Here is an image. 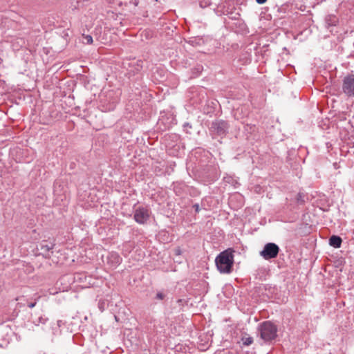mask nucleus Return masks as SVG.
Segmentation results:
<instances>
[{
    "label": "nucleus",
    "mask_w": 354,
    "mask_h": 354,
    "mask_svg": "<svg viewBox=\"0 0 354 354\" xmlns=\"http://www.w3.org/2000/svg\"><path fill=\"white\" fill-rule=\"evenodd\" d=\"M215 263L221 273L228 274L232 271L234 255L230 249L221 252L216 258Z\"/></svg>",
    "instance_id": "f257e3e1"
},
{
    "label": "nucleus",
    "mask_w": 354,
    "mask_h": 354,
    "mask_svg": "<svg viewBox=\"0 0 354 354\" xmlns=\"http://www.w3.org/2000/svg\"><path fill=\"white\" fill-rule=\"evenodd\" d=\"M261 337L266 342L271 341L277 337V326L270 322L262 323L259 328Z\"/></svg>",
    "instance_id": "f03ea898"
},
{
    "label": "nucleus",
    "mask_w": 354,
    "mask_h": 354,
    "mask_svg": "<svg viewBox=\"0 0 354 354\" xmlns=\"http://www.w3.org/2000/svg\"><path fill=\"white\" fill-rule=\"evenodd\" d=\"M279 252V246L274 243H266L263 250L260 252V255L266 260L274 259L277 257Z\"/></svg>",
    "instance_id": "7ed1b4c3"
},
{
    "label": "nucleus",
    "mask_w": 354,
    "mask_h": 354,
    "mask_svg": "<svg viewBox=\"0 0 354 354\" xmlns=\"http://www.w3.org/2000/svg\"><path fill=\"white\" fill-rule=\"evenodd\" d=\"M342 91L347 96L354 97V75H349L344 78Z\"/></svg>",
    "instance_id": "20e7f679"
},
{
    "label": "nucleus",
    "mask_w": 354,
    "mask_h": 354,
    "mask_svg": "<svg viewBox=\"0 0 354 354\" xmlns=\"http://www.w3.org/2000/svg\"><path fill=\"white\" fill-rule=\"evenodd\" d=\"M149 211L148 209L139 207L134 211L133 218L136 223L145 224L149 218Z\"/></svg>",
    "instance_id": "39448f33"
},
{
    "label": "nucleus",
    "mask_w": 354,
    "mask_h": 354,
    "mask_svg": "<svg viewBox=\"0 0 354 354\" xmlns=\"http://www.w3.org/2000/svg\"><path fill=\"white\" fill-rule=\"evenodd\" d=\"M212 129L219 136L226 133L228 129V124L223 120H216L212 124Z\"/></svg>",
    "instance_id": "423d86ee"
},
{
    "label": "nucleus",
    "mask_w": 354,
    "mask_h": 354,
    "mask_svg": "<svg viewBox=\"0 0 354 354\" xmlns=\"http://www.w3.org/2000/svg\"><path fill=\"white\" fill-rule=\"evenodd\" d=\"M121 261V258L116 253H111L108 257V263H111V266L115 267L117 265L120 264Z\"/></svg>",
    "instance_id": "0eeeda50"
},
{
    "label": "nucleus",
    "mask_w": 354,
    "mask_h": 354,
    "mask_svg": "<svg viewBox=\"0 0 354 354\" xmlns=\"http://www.w3.org/2000/svg\"><path fill=\"white\" fill-rule=\"evenodd\" d=\"M342 241V239L339 236L333 235L329 239V244L335 248H339L341 246Z\"/></svg>",
    "instance_id": "6e6552de"
},
{
    "label": "nucleus",
    "mask_w": 354,
    "mask_h": 354,
    "mask_svg": "<svg viewBox=\"0 0 354 354\" xmlns=\"http://www.w3.org/2000/svg\"><path fill=\"white\" fill-rule=\"evenodd\" d=\"M83 43L86 44H91L93 41V37L89 35H82Z\"/></svg>",
    "instance_id": "1a4fd4ad"
},
{
    "label": "nucleus",
    "mask_w": 354,
    "mask_h": 354,
    "mask_svg": "<svg viewBox=\"0 0 354 354\" xmlns=\"http://www.w3.org/2000/svg\"><path fill=\"white\" fill-rule=\"evenodd\" d=\"M41 248L44 252H50L53 249V245L42 243Z\"/></svg>",
    "instance_id": "9d476101"
},
{
    "label": "nucleus",
    "mask_w": 354,
    "mask_h": 354,
    "mask_svg": "<svg viewBox=\"0 0 354 354\" xmlns=\"http://www.w3.org/2000/svg\"><path fill=\"white\" fill-rule=\"evenodd\" d=\"M243 340V344L245 345V346H249L250 345L252 342H253V339L252 337H245V338H243L242 339Z\"/></svg>",
    "instance_id": "9b49d317"
},
{
    "label": "nucleus",
    "mask_w": 354,
    "mask_h": 354,
    "mask_svg": "<svg viewBox=\"0 0 354 354\" xmlns=\"http://www.w3.org/2000/svg\"><path fill=\"white\" fill-rule=\"evenodd\" d=\"M45 319H44L42 317H39L38 322H34L36 325H38L39 323L44 324L45 323Z\"/></svg>",
    "instance_id": "f8f14e48"
},
{
    "label": "nucleus",
    "mask_w": 354,
    "mask_h": 354,
    "mask_svg": "<svg viewBox=\"0 0 354 354\" xmlns=\"http://www.w3.org/2000/svg\"><path fill=\"white\" fill-rule=\"evenodd\" d=\"M156 297H157L158 299H163V297H164V295H163V294H162V293L159 292V293H158V294L156 295Z\"/></svg>",
    "instance_id": "ddd939ff"
},
{
    "label": "nucleus",
    "mask_w": 354,
    "mask_h": 354,
    "mask_svg": "<svg viewBox=\"0 0 354 354\" xmlns=\"http://www.w3.org/2000/svg\"><path fill=\"white\" fill-rule=\"evenodd\" d=\"M267 0H256L259 4H263L266 2Z\"/></svg>",
    "instance_id": "4468645a"
},
{
    "label": "nucleus",
    "mask_w": 354,
    "mask_h": 354,
    "mask_svg": "<svg viewBox=\"0 0 354 354\" xmlns=\"http://www.w3.org/2000/svg\"><path fill=\"white\" fill-rule=\"evenodd\" d=\"M194 207L195 208L196 212H198L199 211V205L198 204H195L194 205Z\"/></svg>",
    "instance_id": "2eb2a0df"
},
{
    "label": "nucleus",
    "mask_w": 354,
    "mask_h": 354,
    "mask_svg": "<svg viewBox=\"0 0 354 354\" xmlns=\"http://www.w3.org/2000/svg\"><path fill=\"white\" fill-rule=\"evenodd\" d=\"M35 305H36V303H35V302H34V303H30V304H28V307H29V308H32L33 307H35Z\"/></svg>",
    "instance_id": "dca6fc26"
},
{
    "label": "nucleus",
    "mask_w": 354,
    "mask_h": 354,
    "mask_svg": "<svg viewBox=\"0 0 354 354\" xmlns=\"http://www.w3.org/2000/svg\"><path fill=\"white\" fill-rule=\"evenodd\" d=\"M335 21H333V23L331 24V25H335Z\"/></svg>",
    "instance_id": "f3484780"
},
{
    "label": "nucleus",
    "mask_w": 354,
    "mask_h": 354,
    "mask_svg": "<svg viewBox=\"0 0 354 354\" xmlns=\"http://www.w3.org/2000/svg\"><path fill=\"white\" fill-rule=\"evenodd\" d=\"M335 21H333V23L331 24V25H335Z\"/></svg>",
    "instance_id": "a211bd4d"
}]
</instances>
